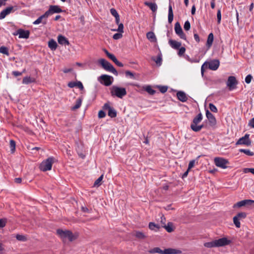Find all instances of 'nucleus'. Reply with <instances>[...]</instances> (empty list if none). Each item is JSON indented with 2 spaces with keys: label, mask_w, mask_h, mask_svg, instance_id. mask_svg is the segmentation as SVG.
<instances>
[{
  "label": "nucleus",
  "mask_w": 254,
  "mask_h": 254,
  "mask_svg": "<svg viewBox=\"0 0 254 254\" xmlns=\"http://www.w3.org/2000/svg\"><path fill=\"white\" fill-rule=\"evenodd\" d=\"M149 253H158L160 254H181L182 251L180 250L175 249L173 248L165 249L162 250L159 247H155L148 251Z\"/></svg>",
  "instance_id": "1"
},
{
  "label": "nucleus",
  "mask_w": 254,
  "mask_h": 254,
  "mask_svg": "<svg viewBox=\"0 0 254 254\" xmlns=\"http://www.w3.org/2000/svg\"><path fill=\"white\" fill-rule=\"evenodd\" d=\"M110 93L112 96L117 97L120 99H122L127 94L125 88L115 85L110 88Z\"/></svg>",
  "instance_id": "2"
},
{
  "label": "nucleus",
  "mask_w": 254,
  "mask_h": 254,
  "mask_svg": "<svg viewBox=\"0 0 254 254\" xmlns=\"http://www.w3.org/2000/svg\"><path fill=\"white\" fill-rule=\"evenodd\" d=\"M57 234L63 240L67 239L70 242H72L77 238V236H75L70 230H64L58 229L57 230Z\"/></svg>",
  "instance_id": "3"
},
{
  "label": "nucleus",
  "mask_w": 254,
  "mask_h": 254,
  "mask_svg": "<svg viewBox=\"0 0 254 254\" xmlns=\"http://www.w3.org/2000/svg\"><path fill=\"white\" fill-rule=\"evenodd\" d=\"M54 160L55 158L53 157H50L48 158L47 159L43 160L40 164V170L43 172L51 170L52 169Z\"/></svg>",
  "instance_id": "4"
},
{
  "label": "nucleus",
  "mask_w": 254,
  "mask_h": 254,
  "mask_svg": "<svg viewBox=\"0 0 254 254\" xmlns=\"http://www.w3.org/2000/svg\"><path fill=\"white\" fill-rule=\"evenodd\" d=\"M99 63L106 70L110 71L116 75H118V72L113 65L105 59H101L99 60Z\"/></svg>",
  "instance_id": "5"
},
{
  "label": "nucleus",
  "mask_w": 254,
  "mask_h": 254,
  "mask_svg": "<svg viewBox=\"0 0 254 254\" xmlns=\"http://www.w3.org/2000/svg\"><path fill=\"white\" fill-rule=\"evenodd\" d=\"M254 206V200L252 199H244L235 203L233 206L234 208H240L243 206L249 207Z\"/></svg>",
  "instance_id": "6"
},
{
  "label": "nucleus",
  "mask_w": 254,
  "mask_h": 254,
  "mask_svg": "<svg viewBox=\"0 0 254 254\" xmlns=\"http://www.w3.org/2000/svg\"><path fill=\"white\" fill-rule=\"evenodd\" d=\"M214 161L216 166L222 169H226L228 167L227 165L229 163L227 159L222 157H215Z\"/></svg>",
  "instance_id": "7"
},
{
  "label": "nucleus",
  "mask_w": 254,
  "mask_h": 254,
  "mask_svg": "<svg viewBox=\"0 0 254 254\" xmlns=\"http://www.w3.org/2000/svg\"><path fill=\"white\" fill-rule=\"evenodd\" d=\"M247 215V213L245 212H239L236 216L233 217L234 224L237 228H239L241 227L240 220L246 218Z\"/></svg>",
  "instance_id": "8"
},
{
  "label": "nucleus",
  "mask_w": 254,
  "mask_h": 254,
  "mask_svg": "<svg viewBox=\"0 0 254 254\" xmlns=\"http://www.w3.org/2000/svg\"><path fill=\"white\" fill-rule=\"evenodd\" d=\"M250 134H246L244 136L240 138L236 142V145H245L249 146L251 145L252 141L249 138Z\"/></svg>",
  "instance_id": "9"
},
{
  "label": "nucleus",
  "mask_w": 254,
  "mask_h": 254,
  "mask_svg": "<svg viewBox=\"0 0 254 254\" xmlns=\"http://www.w3.org/2000/svg\"><path fill=\"white\" fill-rule=\"evenodd\" d=\"M175 31L176 34L178 35L180 38L185 40H187L186 36L183 31L181 25L179 22H176L175 24Z\"/></svg>",
  "instance_id": "10"
},
{
  "label": "nucleus",
  "mask_w": 254,
  "mask_h": 254,
  "mask_svg": "<svg viewBox=\"0 0 254 254\" xmlns=\"http://www.w3.org/2000/svg\"><path fill=\"white\" fill-rule=\"evenodd\" d=\"M14 35H18L19 38L28 39L29 37L30 32L28 30H24L22 29H18L15 33Z\"/></svg>",
  "instance_id": "11"
},
{
  "label": "nucleus",
  "mask_w": 254,
  "mask_h": 254,
  "mask_svg": "<svg viewBox=\"0 0 254 254\" xmlns=\"http://www.w3.org/2000/svg\"><path fill=\"white\" fill-rule=\"evenodd\" d=\"M62 12V9L58 5H51L49 7L48 10H47L46 13L49 16L51 15H52L54 13H61Z\"/></svg>",
  "instance_id": "12"
},
{
  "label": "nucleus",
  "mask_w": 254,
  "mask_h": 254,
  "mask_svg": "<svg viewBox=\"0 0 254 254\" xmlns=\"http://www.w3.org/2000/svg\"><path fill=\"white\" fill-rule=\"evenodd\" d=\"M217 247H223L231 244V241L226 238H222L215 240Z\"/></svg>",
  "instance_id": "13"
},
{
  "label": "nucleus",
  "mask_w": 254,
  "mask_h": 254,
  "mask_svg": "<svg viewBox=\"0 0 254 254\" xmlns=\"http://www.w3.org/2000/svg\"><path fill=\"white\" fill-rule=\"evenodd\" d=\"M100 78L103 81V84L107 86H110L113 82V77L111 76L103 74L100 76Z\"/></svg>",
  "instance_id": "14"
},
{
  "label": "nucleus",
  "mask_w": 254,
  "mask_h": 254,
  "mask_svg": "<svg viewBox=\"0 0 254 254\" xmlns=\"http://www.w3.org/2000/svg\"><path fill=\"white\" fill-rule=\"evenodd\" d=\"M220 62L218 60H213L207 62L208 68L212 70H216L219 67Z\"/></svg>",
  "instance_id": "15"
},
{
  "label": "nucleus",
  "mask_w": 254,
  "mask_h": 254,
  "mask_svg": "<svg viewBox=\"0 0 254 254\" xmlns=\"http://www.w3.org/2000/svg\"><path fill=\"white\" fill-rule=\"evenodd\" d=\"M237 84L236 78L234 76H231L228 77L227 82V85L229 88L230 90L235 88V85Z\"/></svg>",
  "instance_id": "16"
},
{
  "label": "nucleus",
  "mask_w": 254,
  "mask_h": 254,
  "mask_svg": "<svg viewBox=\"0 0 254 254\" xmlns=\"http://www.w3.org/2000/svg\"><path fill=\"white\" fill-rule=\"evenodd\" d=\"M48 17V15L45 12L44 14L40 16L38 19L34 21L33 23L35 25L39 24L41 23L45 24L47 23V18Z\"/></svg>",
  "instance_id": "17"
},
{
  "label": "nucleus",
  "mask_w": 254,
  "mask_h": 254,
  "mask_svg": "<svg viewBox=\"0 0 254 254\" xmlns=\"http://www.w3.org/2000/svg\"><path fill=\"white\" fill-rule=\"evenodd\" d=\"M13 8L12 6H9L1 11L0 13V19L4 18L6 15L10 13L13 10Z\"/></svg>",
  "instance_id": "18"
},
{
  "label": "nucleus",
  "mask_w": 254,
  "mask_h": 254,
  "mask_svg": "<svg viewBox=\"0 0 254 254\" xmlns=\"http://www.w3.org/2000/svg\"><path fill=\"white\" fill-rule=\"evenodd\" d=\"M202 116L201 113L198 114L193 120V124L191 125L190 127H203L202 126L196 127V125L202 120Z\"/></svg>",
  "instance_id": "19"
},
{
  "label": "nucleus",
  "mask_w": 254,
  "mask_h": 254,
  "mask_svg": "<svg viewBox=\"0 0 254 254\" xmlns=\"http://www.w3.org/2000/svg\"><path fill=\"white\" fill-rule=\"evenodd\" d=\"M206 116L210 123V126L215 125L216 119L214 116L208 110H207L206 112Z\"/></svg>",
  "instance_id": "20"
},
{
  "label": "nucleus",
  "mask_w": 254,
  "mask_h": 254,
  "mask_svg": "<svg viewBox=\"0 0 254 254\" xmlns=\"http://www.w3.org/2000/svg\"><path fill=\"white\" fill-rule=\"evenodd\" d=\"M177 96L178 99L183 102H186L188 100L187 95L183 91H178L177 93Z\"/></svg>",
  "instance_id": "21"
},
{
  "label": "nucleus",
  "mask_w": 254,
  "mask_h": 254,
  "mask_svg": "<svg viewBox=\"0 0 254 254\" xmlns=\"http://www.w3.org/2000/svg\"><path fill=\"white\" fill-rule=\"evenodd\" d=\"M58 43L62 45H68L69 44L67 39L63 35H59L58 36Z\"/></svg>",
  "instance_id": "22"
},
{
  "label": "nucleus",
  "mask_w": 254,
  "mask_h": 254,
  "mask_svg": "<svg viewBox=\"0 0 254 254\" xmlns=\"http://www.w3.org/2000/svg\"><path fill=\"white\" fill-rule=\"evenodd\" d=\"M169 43L172 48L175 49H178L181 46V43L174 40H170Z\"/></svg>",
  "instance_id": "23"
},
{
  "label": "nucleus",
  "mask_w": 254,
  "mask_h": 254,
  "mask_svg": "<svg viewBox=\"0 0 254 254\" xmlns=\"http://www.w3.org/2000/svg\"><path fill=\"white\" fill-rule=\"evenodd\" d=\"M148 227L151 230L157 232L159 230L160 226L159 224H155L154 222H150L149 223Z\"/></svg>",
  "instance_id": "24"
},
{
  "label": "nucleus",
  "mask_w": 254,
  "mask_h": 254,
  "mask_svg": "<svg viewBox=\"0 0 254 254\" xmlns=\"http://www.w3.org/2000/svg\"><path fill=\"white\" fill-rule=\"evenodd\" d=\"M162 227L164 228L165 230L169 233H171L174 231L173 227V223L171 222H169L167 225H162Z\"/></svg>",
  "instance_id": "25"
},
{
  "label": "nucleus",
  "mask_w": 254,
  "mask_h": 254,
  "mask_svg": "<svg viewBox=\"0 0 254 254\" xmlns=\"http://www.w3.org/2000/svg\"><path fill=\"white\" fill-rule=\"evenodd\" d=\"M173 12L172 5L169 4L168 9V22L171 23L173 20Z\"/></svg>",
  "instance_id": "26"
},
{
  "label": "nucleus",
  "mask_w": 254,
  "mask_h": 254,
  "mask_svg": "<svg viewBox=\"0 0 254 254\" xmlns=\"http://www.w3.org/2000/svg\"><path fill=\"white\" fill-rule=\"evenodd\" d=\"M147 38L152 42L156 41V38L155 34L153 32H149L146 34Z\"/></svg>",
  "instance_id": "27"
},
{
  "label": "nucleus",
  "mask_w": 254,
  "mask_h": 254,
  "mask_svg": "<svg viewBox=\"0 0 254 254\" xmlns=\"http://www.w3.org/2000/svg\"><path fill=\"white\" fill-rule=\"evenodd\" d=\"M145 5L148 6L153 12H155L157 9V5L155 3L146 1L144 2Z\"/></svg>",
  "instance_id": "28"
},
{
  "label": "nucleus",
  "mask_w": 254,
  "mask_h": 254,
  "mask_svg": "<svg viewBox=\"0 0 254 254\" xmlns=\"http://www.w3.org/2000/svg\"><path fill=\"white\" fill-rule=\"evenodd\" d=\"M75 149L77 153H79L80 152H82L83 149V145L82 142H79L77 141H75Z\"/></svg>",
  "instance_id": "29"
},
{
  "label": "nucleus",
  "mask_w": 254,
  "mask_h": 254,
  "mask_svg": "<svg viewBox=\"0 0 254 254\" xmlns=\"http://www.w3.org/2000/svg\"><path fill=\"white\" fill-rule=\"evenodd\" d=\"M57 46V42L54 39L50 40L48 42V46L52 50H55Z\"/></svg>",
  "instance_id": "30"
},
{
  "label": "nucleus",
  "mask_w": 254,
  "mask_h": 254,
  "mask_svg": "<svg viewBox=\"0 0 254 254\" xmlns=\"http://www.w3.org/2000/svg\"><path fill=\"white\" fill-rule=\"evenodd\" d=\"M213 34L212 33H210L208 35L206 42V46L208 47V48H209L211 46L213 41Z\"/></svg>",
  "instance_id": "31"
},
{
  "label": "nucleus",
  "mask_w": 254,
  "mask_h": 254,
  "mask_svg": "<svg viewBox=\"0 0 254 254\" xmlns=\"http://www.w3.org/2000/svg\"><path fill=\"white\" fill-rule=\"evenodd\" d=\"M82 102V98H78L76 101L75 105L71 108V109L72 110H75L79 108L81 105Z\"/></svg>",
  "instance_id": "32"
},
{
  "label": "nucleus",
  "mask_w": 254,
  "mask_h": 254,
  "mask_svg": "<svg viewBox=\"0 0 254 254\" xmlns=\"http://www.w3.org/2000/svg\"><path fill=\"white\" fill-rule=\"evenodd\" d=\"M204 246L208 248H211L214 247H217L215 240L206 242L204 244Z\"/></svg>",
  "instance_id": "33"
},
{
  "label": "nucleus",
  "mask_w": 254,
  "mask_h": 254,
  "mask_svg": "<svg viewBox=\"0 0 254 254\" xmlns=\"http://www.w3.org/2000/svg\"><path fill=\"white\" fill-rule=\"evenodd\" d=\"M34 81L35 79L34 78H31L29 76H26L23 78L22 83L23 84H28L32 82H34Z\"/></svg>",
  "instance_id": "34"
},
{
  "label": "nucleus",
  "mask_w": 254,
  "mask_h": 254,
  "mask_svg": "<svg viewBox=\"0 0 254 254\" xmlns=\"http://www.w3.org/2000/svg\"><path fill=\"white\" fill-rule=\"evenodd\" d=\"M134 236L137 239L141 240L144 239L146 238L144 234L140 231H136Z\"/></svg>",
  "instance_id": "35"
},
{
  "label": "nucleus",
  "mask_w": 254,
  "mask_h": 254,
  "mask_svg": "<svg viewBox=\"0 0 254 254\" xmlns=\"http://www.w3.org/2000/svg\"><path fill=\"white\" fill-rule=\"evenodd\" d=\"M143 89L150 95H153L155 93V91L149 85L144 87Z\"/></svg>",
  "instance_id": "36"
},
{
  "label": "nucleus",
  "mask_w": 254,
  "mask_h": 254,
  "mask_svg": "<svg viewBox=\"0 0 254 254\" xmlns=\"http://www.w3.org/2000/svg\"><path fill=\"white\" fill-rule=\"evenodd\" d=\"M103 50H104V52L105 53V54H106V55L107 56V57L109 59H110L112 61H113V62H114L115 61H116L117 58H116V57L113 54H112L110 53L106 49H104Z\"/></svg>",
  "instance_id": "37"
},
{
  "label": "nucleus",
  "mask_w": 254,
  "mask_h": 254,
  "mask_svg": "<svg viewBox=\"0 0 254 254\" xmlns=\"http://www.w3.org/2000/svg\"><path fill=\"white\" fill-rule=\"evenodd\" d=\"M108 114L110 117L115 118L117 116V112L116 110L112 107L110 108V110L108 111Z\"/></svg>",
  "instance_id": "38"
},
{
  "label": "nucleus",
  "mask_w": 254,
  "mask_h": 254,
  "mask_svg": "<svg viewBox=\"0 0 254 254\" xmlns=\"http://www.w3.org/2000/svg\"><path fill=\"white\" fill-rule=\"evenodd\" d=\"M239 152L244 153L245 154H246L248 156H252L254 155V153L253 152H251L249 149H239Z\"/></svg>",
  "instance_id": "39"
},
{
  "label": "nucleus",
  "mask_w": 254,
  "mask_h": 254,
  "mask_svg": "<svg viewBox=\"0 0 254 254\" xmlns=\"http://www.w3.org/2000/svg\"><path fill=\"white\" fill-rule=\"evenodd\" d=\"M16 143L15 141L12 139L10 140L9 146L11 153H13L15 150Z\"/></svg>",
  "instance_id": "40"
},
{
  "label": "nucleus",
  "mask_w": 254,
  "mask_h": 254,
  "mask_svg": "<svg viewBox=\"0 0 254 254\" xmlns=\"http://www.w3.org/2000/svg\"><path fill=\"white\" fill-rule=\"evenodd\" d=\"M103 178V175H101L94 182V187H99L101 185V182Z\"/></svg>",
  "instance_id": "41"
},
{
  "label": "nucleus",
  "mask_w": 254,
  "mask_h": 254,
  "mask_svg": "<svg viewBox=\"0 0 254 254\" xmlns=\"http://www.w3.org/2000/svg\"><path fill=\"white\" fill-rule=\"evenodd\" d=\"M15 237L17 240L22 242H25L27 240L26 237L22 235L17 234Z\"/></svg>",
  "instance_id": "42"
},
{
  "label": "nucleus",
  "mask_w": 254,
  "mask_h": 254,
  "mask_svg": "<svg viewBox=\"0 0 254 254\" xmlns=\"http://www.w3.org/2000/svg\"><path fill=\"white\" fill-rule=\"evenodd\" d=\"M0 53L6 55H9L8 49L3 46L0 47Z\"/></svg>",
  "instance_id": "43"
},
{
  "label": "nucleus",
  "mask_w": 254,
  "mask_h": 254,
  "mask_svg": "<svg viewBox=\"0 0 254 254\" xmlns=\"http://www.w3.org/2000/svg\"><path fill=\"white\" fill-rule=\"evenodd\" d=\"M184 29L186 31H188L190 29V22L187 20L185 22L184 26Z\"/></svg>",
  "instance_id": "44"
},
{
  "label": "nucleus",
  "mask_w": 254,
  "mask_h": 254,
  "mask_svg": "<svg viewBox=\"0 0 254 254\" xmlns=\"http://www.w3.org/2000/svg\"><path fill=\"white\" fill-rule=\"evenodd\" d=\"M209 109L210 110L213 112H214V113H216L217 112V108L216 107V106L213 105V104L212 103H210L209 104Z\"/></svg>",
  "instance_id": "45"
},
{
  "label": "nucleus",
  "mask_w": 254,
  "mask_h": 254,
  "mask_svg": "<svg viewBox=\"0 0 254 254\" xmlns=\"http://www.w3.org/2000/svg\"><path fill=\"white\" fill-rule=\"evenodd\" d=\"M118 26V29H114L113 31H117L119 32L120 33H123L124 32V25L122 23H120Z\"/></svg>",
  "instance_id": "46"
},
{
  "label": "nucleus",
  "mask_w": 254,
  "mask_h": 254,
  "mask_svg": "<svg viewBox=\"0 0 254 254\" xmlns=\"http://www.w3.org/2000/svg\"><path fill=\"white\" fill-rule=\"evenodd\" d=\"M153 60L156 63V64L160 65L162 63V58L161 56H158L156 59H154Z\"/></svg>",
  "instance_id": "47"
},
{
  "label": "nucleus",
  "mask_w": 254,
  "mask_h": 254,
  "mask_svg": "<svg viewBox=\"0 0 254 254\" xmlns=\"http://www.w3.org/2000/svg\"><path fill=\"white\" fill-rule=\"evenodd\" d=\"M122 33H123L120 32L115 34L113 37V39L115 40H118L121 39L123 37Z\"/></svg>",
  "instance_id": "48"
},
{
  "label": "nucleus",
  "mask_w": 254,
  "mask_h": 254,
  "mask_svg": "<svg viewBox=\"0 0 254 254\" xmlns=\"http://www.w3.org/2000/svg\"><path fill=\"white\" fill-rule=\"evenodd\" d=\"M217 22L220 23L221 20V13L220 9H218L217 13Z\"/></svg>",
  "instance_id": "49"
},
{
  "label": "nucleus",
  "mask_w": 254,
  "mask_h": 254,
  "mask_svg": "<svg viewBox=\"0 0 254 254\" xmlns=\"http://www.w3.org/2000/svg\"><path fill=\"white\" fill-rule=\"evenodd\" d=\"M195 162V160H192L190 161L189 163L188 169L190 170L191 168H192L194 166Z\"/></svg>",
  "instance_id": "50"
},
{
  "label": "nucleus",
  "mask_w": 254,
  "mask_h": 254,
  "mask_svg": "<svg viewBox=\"0 0 254 254\" xmlns=\"http://www.w3.org/2000/svg\"><path fill=\"white\" fill-rule=\"evenodd\" d=\"M6 223V219H0V228L5 227Z\"/></svg>",
  "instance_id": "51"
},
{
  "label": "nucleus",
  "mask_w": 254,
  "mask_h": 254,
  "mask_svg": "<svg viewBox=\"0 0 254 254\" xmlns=\"http://www.w3.org/2000/svg\"><path fill=\"white\" fill-rule=\"evenodd\" d=\"M23 130L26 132L27 133L30 135H33L34 134V132L30 129V128H22Z\"/></svg>",
  "instance_id": "52"
},
{
  "label": "nucleus",
  "mask_w": 254,
  "mask_h": 254,
  "mask_svg": "<svg viewBox=\"0 0 254 254\" xmlns=\"http://www.w3.org/2000/svg\"><path fill=\"white\" fill-rule=\"evenodd\" d=\"M149 132L148 131L147 132V134L145 136L144 134H143L144 136V138H145V140L144 141V143H145V144H148L149 143V138H150L151 137V135H149Z\"/></svg>",
  "instance_id": "53"
},
{
  "label": "nucleus",
  "mask_w": 254,
  "mask_h": 254,
  "mask_svg": "<svg viewBox=\"0 0 254 254\" xmlns=\"http://www.w3.org/2000/svg\"><path fill=\"white\" fill-rule=\"evenodd\" d=\"M244 172L245 173H251L254 175V168H245Z\"/></svg>",
  "instance_id": "54"
},
{
  "label": "nucleus",
  "mask_w": 254,
  "mask_h": 254,
  "mask_svg": "<svg viewBox=\"0 0 254 254\" xmlns=\"http://www.w3.org/2000/svg\"><path fill=\"white\" fill-rule=\"evenodd\" d=\"M110 12L112 15H113L115 17L119 15L117 11L114 8H111L110 9Z\"/></svg>",
  "instance_id": "55"
},
{
  "label": "nucleus",
  "mask_w": 254,
  "mask_h": 254,
  "mask_svg": "<svg viewBox=\"0 0 254 254\" xmlns=\"http://www.w3.org/2000/svg\"><path fill=\"white\" fill-rule=\"evenodd\" d=\"M125 74L126 76H129L131 78L135 79L134 74L130 71H126Z\"/></svg>",
  "instance_id": "56"
},
{
  "label": "nucleus",
  "mask_w": 254,
  "mask_h": 254,
  "mask_svg": "<svg viewBox=\"0 0 254 254\" xmlns=\"http://www.w3.org/2000/svg\"><path fill=\"white\" fill-rule=\"evenodd\" d=\"M252 78V76L251 74H249L245 78V82L249 84L251 82Z\"/></svg>",
  "instance_id": "57"
},
{
  "label": "nucleus",
  "mask_w": 254,
  "mask_h": 254,
  "mask_svg": "<svg viewBox=\"0 0 254 254\" xmlns=\"http://www.w3.org/2000/svg\"><path fill=\"white\" fill-rule=\"evenodd\" d=\"M185 51H186L185 48L181 47L179 49V52H178V55L179 56H182L185 53Z\"/></svg>",
  "instance_id": "58"
},
{
  "label": "nucleus",
  "mask_w": 254,
  "mask_h": 254,
  "mask_svg": "<svg viewBox=\"0 0 254 254\" xmlns=\"http://www.w3.org/2000/svg\"><path fill=\"white\" fill-rule=\"evenodd\" d=\"M105 116H106V114L104 111L101 110L99 112L98 117L99 118H103L105 117Z\"/></svg>",
  "instance_id": "59"
},
{
  "label": "nucleus",
  "mask_w": 254,
  "mask_h": 254,
  "mask_svg": "<svg viewBox=\"0 0 254 254\" xmlns=\"http://www.w3.org/2000/svg\"><path fill=\"white\" fill-rule=\"evenodd\" d=\"M207 67V62H205L201 66V73L203 74L204 71V68H206Z\"/></svg>",
  "instance_id": "60"
},
{
  "label": "nucleus",
  "mask_w": 254,
  "mask_h": 254,
  "mask_svg": "<svg viewBox=\"0 0 254 254\" xmlns=\"http://www.w3.org/2000/svg\"><path fill=\"white\" fill-rule=\"evenodd\" d=\"M76 86L78 87L80 90H83L84 88L83 84L80 81L76 82Z\"/></svg>",
  "instance_id": "61"
},
{
  "label": "nucleus",
  "mask_w": 254,
  "mask_h": 254,
  "mask_svg": "<svg viewBox=\"0 0 254 254\" xmlns=\"http://www.w3.org/2000/svg\"><path fill=\"white\" fill-rule=\"evenodd\" d=\"M76 82H70L68 83V86L70 88H73L76 86Z\"/></svg>",
  "instance_id": "62"
},
{
  "label": "nucleus",
  "mask_w": 254,
  "mask_h": 254,
  "mask_svg": "<svg viewBox=\"0 0 254 254\" xmlns=\"http://www.w3.org/2000/svg\"><path fill=\"white\" fill-rule=\"evenodd\" d=\"M167 90V87L166 86H161L160 88V91L162 93H165Z\"/></svg>",
  "instance_id": "63"
},
{
  "label": "nucleus",
  "mask_w": 254,
  "mask_h": 254,
  "mask_svg": "<svg viewBox=\"0 0 254 254\" xmlns=\"http://www.w3.org/2000/svg\"><path fill=\"white\" fill-rule=\"evenodd\" d=\"M249 126L250 127H254V118L252 119L249 122Z\"/></svg>",
  "instance_id": "64"
}]
</instances>
